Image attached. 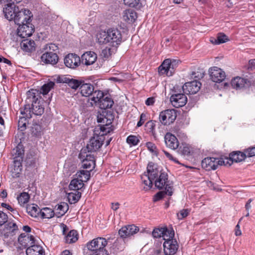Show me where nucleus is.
I'll use <instances>...</instances> for the list:
<instances>
[{
    "label": "nucleus",
    "mask_w": 255,
    "mask_h": 255,
    "mask_svg": "<svg viewBox=\"0 0 255 255\" xmlns=\"http://www.w3.org/2000/svg\"><path fill=\"white\" fill-rule=\"evenodd\" d=\"M97 38L100 44H109L113 46L120 44L122 39L121 32L115 28H110L107 31H99Z\"/></svg>",
    "instance_id": "nucleus-1"
},
{
    "label": "nucleus",
    "mask_w": 255,
    "mask_h": 255,
    "mask_svg": "<svg viewBox=\"0 0 255 255\" xmlns=\"http://www.w3.org/2000/svg\"><path fill=\"white\" fill-rule=\"evenodd\" d=\"M161 172H163L160 170L157 165L152 162L149 163L147 166V171L141 175V182L144 185V190H148L152 188L153 180Z\"/></svg>",
    "instance_id": "nucleus-2"
},
{
    "label": "nucleus",
    "mask_w": 255,
    "mask_h": 255,
    "mask_svg": "<svg viewBox=\"0 0 255 255\" xmlns=\"http://www.w3.org/2000/svg\"><path fill=\"white\" fill-rule=\"evenodd\" d=\"M26 103H31L32 113L37 116L43 114L44 108L41 103V100L38 91L31 89L26 93Z\"/></svg>",
    "instance_id": "nucleus-3"
},
{
    "label": "nucleus",
    "mask_w": 255,
    "mask_h": 255,
    "mask_svg": "<svg viewBox=\"0 0 255 255\" xmlns=\"http://www.w3.org/2000/svg\"><path fill=\"white\" fill-rule=\"evenodd\" d=\"M107 244L106 239L98 237L89 242L87 247L89 251L92 252L90 255H108L107 251L105 249Z\"/></svg>",
    "instance_id": "nucleus-4"
},
{
    "label": "nucleus",
    "mask_w": 255,
    "mask_h": 255,
    "mask_svg": "<svg viewBox=\"0 0 255 255\" xmlns=\"http://www.w3.org/2000/svg\"><path fill=\"white\" fill-rule=\"evenodd\" d=\"M155 186L159 190L164 189L168 196H171L173 192V183L168 180V175L165 172H161L159 175L153 180Z\"/></svg>",
    "instance_id": "nucleus-5"
},
{
    "label": "nucleus",
    "mask_w": 255,
    "mask_h": 255,
    "mask_svg": "<svg viewBox=\"0 0 255 255\" xmlns=\"http://www.w3.org/2000/svg\"><path fill=\"white\" fill-rule=\"evenodd\" d=\"M98 130H95L93 136L90 138L87 145L88 152H95L99 149L104 143L106 138L103 135L98 134Z\"/></svg>",
    "instance_id": "nucleus-6"
},
{
    "label": "nucleus",
    "mask_w": 255,
    "mask_h": 255,
    "mask_svg": "<svg viewBox=\"0 0 255 255\" xmlns=\"http://www.w3.org/2000/svg\"><path fill=\"white\" fill-rule=\"evenodd\" d=\"M25 238V240L27 241L29 240L31 241V246L28 247L26 250V253L27 255H43L44 252L41 246L37 245H35L34 238L32 236H23V234H21L18 238V241L22 242V239Z\"/></svg>",
    "instance_id": "nucleus-7"
},
{
    "label": "nucleus",
    "mask_w": 255,
    "mask_h": 255,
    "mask_svg": "<svg viewBox=\"0 0 255 255\" xmlns=\"http://www.w3.org/2000/svg\"><path fill=\"white\" fill-rule=\"evenodd\" d=\"M15 16L13 21L15 24L19 25L31 22L33 15L28 9L22 8L18 9Z\"/></svg>",
    "instance_id": "nucleus-8"
},
{
    "label": "nucleus",
    "mask_w": 255,
    "mask_h": 255,
    "mask_svg": "<svg viewBox=\"0 0 255 255\" xmlns=\"http://www.w3.org/2000/svg\"><path fill=\"white\" fill-rule=\"evenodd\" d=\"M176 112L173 109H168L160 112L159 119L164 125H169L173 123L176 118Z\"/></svg>",
    "instance_id": "nucleus-9"
},
{
    "label": "nucleus",
    "mask_w": 255,
    "mask_h": 255,
    "mask_svg": "<svg viewBox=\"0 0 255 255\" xmlns=\"http://www.w3.org/2000/svg\"><path fill=\"white\" fill-rule=\"evenodd\" d=\"M79 157L82 161V167L85 169H89L90 171L95 167V158L91 153H87L81 151Z\"/></svg>",
    "instance_id": "nucleus-10"
},
{
    "label": "nucleus",
    "mask_w": 255,
    "mask_h": 255,
    "mask_svg": "<svg viewBox=\"0 0 255 255\" xmlns=\"http://www.w3.org/2000/svg\"><path fill=\"white\" fill-rule=\"evenodd\" d=\"M34 30V25L31 22L19 24L17 30V34L21 38H26L30 36Z\"/></svg>",
    "instance_id": "nucleus-11"
},
{
    "label": "nucleus",
    "mask_w": 255,
    "mask_h": 255,
    "mask_svg": "<svg viewBox=\"0 0 255 255\" xmlns=\"http://www.w3.org/2000/svg\"><path fill=\"white\" fill-rule=\"evenodd\" d=\"M209 73L211 80L214 82L221 83L225 79V72L217 67L210 68L209 70Z\"/></svg>",
    "instance_id": "nucleus-12"
},
{
    "label": "nucleus",
    "mask_w": 255,
    "mask_h": 255,
    "mask_svg": "<svg viewBox=\"0 0 255 255\" xmlns=\"http://www.w3.org/2000/svg\"><path fill=\"white\" fill-rule=\"evenodd\" d=\"M170 101L173 107L178 108L186 105L187 98L184 94L175 92L170 97Z\"/></svg>",
    "instance_id": "nucleus-13"
},
{
    "label": "nucleus",
    "mask_w": 255,
    "mask_h": 255,
    "mask_svg": "<svg viewBox=\"0 0 255 255\" xmlns=\"http://www.w3.org/2000/svg\"><path fill=\"white\" fill-rule=\"evenodd\" d=\"M201 84L197 80L186 83L182 86V91L186 94H194L198 92L201 87Z\"/></svg>",
    "instance_id": "nucleus-14"
},
{
    "label": "nucleus",
    "mask_w": 255,
    "mask_h": 255,
    "mask_svg": "<svg viewBox=\"0 0 255 255\" xmlns=\"http://www.w3.org/2000/svg\"><path fill=\"white\" fill-rule=\"evenodd\" d=\"M165 241L163 244L164 252L165 255H171L175 254L178 249V245L175 239L169 240Z\"/></svg>",
    "instance_id": "nucleus-15"
},
{
    "label": "nucleus",
    "mask_w": 255,
    "mask_h": 255,
    "mask_svg": "<svg viewBox=\"0 0 255 255\" xmlns=\"http://www.w3.org/2000/svg\"><path fill=\"white\" fill-rule=\"evenodd\" d=\"M81 59L76 54L70 53L66 55L64 58V64L68 68L75 69L79 66Z\"/></svg>",
    "instance_id": "nucleus-16"
},
{
    "label": "nucleus",
    "mask_w": 255,
    "mask_h": 255,
    "mask_svg": "<svg viewBox=\"0 0 255 255\" xmlns=\"http://www.w3.org/2000/svg\"><path fill=\"white\" fill-rule=\"evenodd\" d=\"M139 231L137 227L134 225L123 227L119 231V234L122 238H126L133 236Z\"/></svg>",
    "instance_id": "nucleus-17"
},
{
    "label": "nucleus",
    "mask_w": 255,
    "mask_h": 255,
    "mask_svg": "<svg viewBox=\"0 0 255 255\" xmlns=\"http://www.w3.org/2000/svg\"><path fill=\"white\" fill-rule=\"evenodd\" d=\"M19 7L14 4H7L3 9L5 17L9 20H14Z\"/></svg>",
    "instance_id": "nucleus-18"
},
{
    "label": "nucleus",
    "mask_w": 255,
    "mask_h": 255,
    "mask_svg": "<svg viewBox=\"0 0 255 255\" xmlns=\"http://www.w3.org/2000/svg\"><path fill=\"white\" fill-rule=\"evenodd\" d=\"M18 227L13 221H8L5 224L3 231V234L5 238H8L16 234L18 231Z\"/></svg>",
    "instance_id": "nucleus-19"
},
{
    "label": "nucleus",
    "mask_w": 255,
    "mask_h": 255,
    "mask_svg": "<svg viewBox=\"0 0 255 255\" xmlns=\"http://www.w3.org/2000/svg\"><path fill=\"white\" fill-rule=\"evenodd\" d=\"M201 165L202 168L206 170L210 171L217 169L219 163L217 162V158L207 157L202 160Z\"/></svg>",
    "instance_id": "nucleus-20"
},
{
    "label": "nucleus",
    "mask_w": 255,
    "mask_h": 255,
    "mask_svg": "<svg viewBox=\"0 0 255 255\" xmlns=\"http://www.w3.org/2000/svg\"><path fill=\"white\" fill-rule=\"evenodd\" d=\"M173 69L171 60L167 59L159 67L158 72L160 74H166L168 76H170L172 75Z\"/></svg>",
    "instance_id": "nucleus-21"
},
{
    "label": "nucleus",
    "mask_w": 255,
    "mask_h": 255,
    "mask_svg": "<svg viewBox=\"0 0 255 255\" xmlns=\"http://www.w3.org/2000/svg\"><path fill=\"white\" fill-rule=\"evenodd\" d=\"M41 60L46 64L54 65L58 62V57L56 53L47 51L41 55Z\"/></svg>",
    "instance_id": "nucleus-22"
},
{
    "label": "nucleus",
    "mask_w": 255,
    "mask_h": 255,
    "mask_svg": "<svg viewBox=\"0 0 255 255\" xmlns=\"http://www.w3.org/2000/svg\"><path fill=\"white\" fill-rule=\"evenodd\" d=\"M81 62L85 65H90L94 64L97 59V54L93 51H87L81 56Z\"/></svg>",
    "instance_id": "nucleus-23"
},
{
    "label": "nucleus",
    "mask_w": 255,
    "mask_h": 255,
    "mask_svg": "<svg viewBox=\"0 0 255 255\" xmlns=\"http://www.w3.org/2000/svg\"><path fill=\"white\" fill-rule=\"evenodd\" d=\"M165 142L167 147L176 149L179 146V142L176 136L170 133H167L164 136Z\"/></svg>",
    "instance_id": "nucleus-24"
},
{
    "label": "nucleus",
    "mask_w": 255,
    "mask_h": 255,
    "mask_svg": "<svg viewBox=\"0 0 255 255\" xmlns=\"http://www.w3.org/2000/svg\"><path fill=\"white\" fill-rule=\"evenodd\" d=\"M123 18L129 23H132L137 18L136 12L132 9H127L123 12Z\"/></svg>",
    "instance_id": "nucleus-25"
},
{
    "label": "nucleus",
    "mask_w": 255,
    "mask_h": 255,
    "mask_svg": "<svg viewBox=\"0 0 255 255\" xmlns=\"http://www.w3.org/2000/svg\"><path fill=\"white\" fill-rule=\"evenodd\" d=\"M21 49L26 52H31L35 50V43L33 40L26 38L20 42Z\"/></svg>",
    "instance_id": "nucleus-26"
},
{
    "label": "nucleus",
    "mask_w": 255,
    "mask_h": 255,
    "mask_svg": "<svg viewBox=\"0 0 255 255\" xmlns=\"http://www.w3.org/2000/svg\"><path fill=\"white\" fill-rule=\"evenodd\" d=\"M106 121V125L100 126V131L98 133V134L103 135L105 137L107 136V133L110 132L111 131L113 130V128L110 124L112 123L111 120H108L106 118L102 119L103 123H105V121Z\"/></svg>",
    "instance_id": "nucleus-27"
},
{
    "label": "nucleus",
    "mask_w": 255,
    "mask_h": 255,
    "mask_svg": "<svg viewBox=\"0 0 255 255\" xmlns=\"http://www.w3.org/2000/svg\"><path fill=\"white\" fill-rule=\"evenodd\" d=\"M80 90L83 96L89 97L91 96L94 92V86L90 83H81Z\"/></svg>",
    "instance_id": "nucleus-28"
},
{
    "label": "nucleus",
    "mask_w": 255,
    "mask_h": 255,
    "mask_svg": "<svg viewBox=\"0 0 255 255\" xmlns=\"http://www.w3.org/2000/svg\"><path fill=\"white\" fill-rule=\"evenodd\" d=\"M39 207L35 204H29L26 207L27 213L32 217L36 218L39 216Z\"/></svg>",
    "instance_id": "nucleus-29"
},
{
    "label": "nucleus",
    "mask_w": 255,
    "mask_h": 255,
    "mask_svg": "<svg viewBox=\"0 0 255 255\" xmlns=\"http://www.w3.org/2000/svg\"><path fill=\"white\" fill-rule=\"evenodd\" d=\"M247 83V80L244 78L237 77L231 81L232 86L235 89H241L244 87Z\"/></svg>",
    "instance_id": "nucleus-30"
},
{
    "label": "nucleus",
    "mask_w": 255,
    "mask_h": 255,
    "mask_svg": "<svg viewBox=\"0 0 255 255\" xmlns=\"http://www.w3.org/2000/svg\"><path fill=\"white\" fill-rule=\"evenodd\" d=\"M73 191V192L68 194L67 198L70 204L77 202L81 196V193L79 191Z\"/></svg>",
    "instance_id": "nucleus-31"
},
{
    "label": "nucleus",
    "mask_w": 255,
    "mask_h": 255,
    "mask_svg": "<svg viewBox=\"0 0 255 255\" xmlns=\"http://www.w3.org/2000/svg\"><path fill=\"white\" fill-rule=\"evenodd\" d=\"M77 178L82 182H87L90 177V171L80 170L76 174Z\"/></svg>",
    "instance_id": "nucleus-32"
},
{
    "label": "nucleus",
    "mask_w": 255,
    "mask_h": 255,
    "mask_svg": "<svg viewBox=\"0 0 255 255\" xmlns=\"http://www.w3.org/2000/svg\"><path fill=\"white\" fill-rule=\"evenodd\" d=\"M114 104L113 101L108 97L103 98L101 102L99 103V107L101 109H107L111 108Z\"/></svg>",
    "instance_id": "nucleus-33"
},
{
    "label": "nucleus",
    "mask_w": 255,
    "mask_h": 255,
    "mask_svg": "<svg viewBox=\"0 0 255 255\" xmlns=\"http://www.w3.org/2000/svg\"><path fill=\"white\" fill-rule=\"evenodd\" d=\"M30 104L26 103V104L24 105V108L20 110V114L28 119H30L32 117V115L33 114L32 113V106L31 105H30Z\"/></svg>",
    "instance_id": "nucleus-34"
},
{
    "label": "nucleus",
    "mask_w": 255,
    "mask_h": 255,
    "mask_svg": "<svg viewBox=\"0 0 255 255\" xmlns=\"http://www.w3.org/2000/svg\"><path fill=\"white\" fill-rule=\"evenodd\" d=\"M84 183L76 178L71 180L69 188L72 190L79 191V190L82 189Z\"/></svg>",
    "instance_id": "nucleus-35"
},
{
    "label": "nucleus",
    "mask_w": 255,
    "mask_h": 255,
    "mask_svg": "<svg viewBox=\"0 0 255 255\" xmlns=\"http://www.w3.org/2000/svg\"><path fill=\"white\" fill-rule=\"evenodd\" d=\"M231 158L233 162H239L244 160L246 157L244 152L241 151H235L230 154Z\"/></svg>",
    "instance_id": "nucleus-36"
},
{
    "label": "nucleus",
    "mask_w": 255,
    "mask_h": 255,
    "mask_svg": "<svg viewBox=\"0 0 255 255\" xmlns=\"http://www.w3.org/2000/svg\"><path fill=\"white\" fill-rule=\"evenodd\" d=\"M24 153V150L22 145L18 144L15 148H14L11 152V154L13 156V158H22V156Z\"/></svg>",
    "instance_id": "nucleus-37"
},
{
    "label": "nucleus",
    "mask_w": 255,
    "mask_h": 255,
    "mask_svg": "<svg viewBox=\"0 0 255 255\" xmlns=\"http://www.w3.org/2000/svg\"><path fill=\"white\" fill-rule=\"evenodd\" d=\"M54 215L53 210L49 208H44L40 211L39 216L42 218L50 219Z\"/></svg>",
    "instance_id": "nucleus-38"
},
{
    "label": "nucleus",
    "mask_w": 255,
    "mask_h": 255,
    "mask_svg": "<svg viewBox=\"0 0 255 255\" xmlns=\"http://www.w3.org/2000/svg\"><path fill=\"white\" fill-rule=\"evenodd\" d=\"M91 96V99L95 104H99L104 97V93L101 91H94Z\"/></svg>",
    "instance_id": "nucleus-39"
},
{
    "label": "nucleus",
    "mask_w": 255,
    "mask_h": 255,
    "mask_svg": "<svg viewBox=\"0 0 255 255\" xmlns=\"http://www.w3.org/2000/svg\"><path fill=\"white\" fill-rule=\"evenodd\" d=\"M55 210L58 211V214L60 216L64 215L69 209V206L65 202H62L55 206Z\"/></svg>",
    "instance_id": "nucleus-40"
},
{
    "label": "nucleus",
    "mask_w": 255,
    "mask_h": 255,
    "mask_svg": "<svg viewBox=\"0 0 255 255\" xmlns=\"http://www.w3.org/2000/svg\"><path fill=\"white\" fill-rule=\"evenodd\" d=\"M22 158H15L14 159L13 163L14 164V170L15 174L12 175L13 177H18L20 171H21V160Z\"/></svg>",
    "instance_id": "nucleus-41"
},
{
    "label": "nucleus",
    "mask_w": 255,
    "mask_h": 255,
    "mask_svg": "<svg viewBox=\"0 0 255 255\" xmlns=\"http://www.w3.org/2000/svg\"><path fill=\"white\" fill-rule=\"evenodd\" d=\"M77 236V231H71L66 237V242L69 243H75L78 240Z\"/></svg>",
    "instance_id": "nucleus-42"
},
{
    "label": "nucleus",
    "mask_w": 255,
    "mask_h": 255,
    "mask_svg": "<svg viewBox=\"0 0 255 255\" xmlns=\"http://www.w3.org/2000/svg\"><path fill=\"white\" fill-rule=\"evenodd\" d=\"M165 232H166V227L155 228L152 232V236L156 238L165 237Z\"/></svg>",
    "instance_id": "nucleus-43"
},
{
    "label": "nucleus",
    "mask_w": 255,
    "mask_h": 255,
    "mask_svg": "<svg viewBox=\"0 0 255 255\" xmlns=\"http://www.w3.org/2000/svg\"><path fill=\"white\" fill-rule=\"evenodd\" d=\"M156 121H150L148 122L146 124V127L147 129L148 132L151 133V134L154 137H156V133L155 131V127L156 126Z\"/></svg>",
    "instance_id": "nucleus-44"
},
{
    "label": "nucleus",
    "mask_w": 255,
    "mask_h": 255,
    "mask_svg": "<svg viewBox=\"0 0 255 255\" xmlns=\"http://www.w3.org/2000/svg\"><path fill=\"white\" fill-rule=\"evenodd\" d=\"M217 162L219 163V165H224L230 166L233 164V161L229 155V157L217 158Z\"/></svg>",
    "instance_id": "nucleus-45"
},
{
    "label": "nucleus",
    "mask_w": 255,
    "mask_h": 255,
    "mask_svg": "<svg viewBox=\"0 0 255 255\" xmlns=\"http://www.w3.org/2000/svg\"><path fill=\"white\" fill-rule=\"evenodd\" d=\"M29 199V194L26 192H23L17 197V200L20 205H24L28 202Z\"/></svg>",
    "instance_id": "nucleus-46"
},
{
    "label": "nucleus",
    "mask_w": 255,
    "mask_h": 255,
    "mask_svg": "<svg viewBox=\"0 0 255 255\" xmlns=\"http://www.w3.org/2000/svg\"><path fill=\"white\" fill-rule=\"evenodd\" d=\"M31 131L33 135L38 136L41 135V127L39 124H33L31 127Z\"/></svg>",
    "instance_id": "nucleus-47"
},
{
    "label": "nucleus",
    "mask_w": 255,
    "mask_h": 255,
    "mask_svg": "<svg viewBox=\"0 0 255 255\" xmlns=\"http://www.w3.org/2000/svg\"><path fill=\"white\" fill-rule=\"evenodd\" d=\"M26 119L27 118L23 116L19 118L18 122V129L21 131H23L26 128V125L27 124Z\"/></svg>",
    "instance_id": "nucleus-48"
},
{
    "label": "nucleus",
    "mask_w": 255,
    "mask_h": 255,
    "mask_svg": "<svg viewBox=\"0 0 255 255\" xmlns=\"http://www.w3.org/2000/svg\"><path fill=\"white\" fill-rule=\"evenodd\" d=\"M67 82L69 86L72 89H76L80 87L82 82L75 79H68Z\"/></svg>",
    "instance_id": "nucleus-49"
},
{
    "label": "nucleus",
    "mask_w": 255,
    "mask_h": 255,
    "mask_svg": "<svg viewBox=\"0 0 255 255\" xmlns=\"http://www.w3.org/2000/svg\"><path fill=\"white\" fill-rule=\"evenodd\" d=\"M54 85L55 84L53 82H50L46 84H44L41 88L42 93L43 95L47 94L54 87Z\"/></svg>",
    "instance_id": "nucleus-50"
},
{
    "label": "nucleus",
    "mask_w": 255,
    "mask_h": 255,
    "mask_svg": "<svg viewBox=\"0 0 255 255\" xmlns=\"http://www.w3.org/2000/svg\"><path fill=\"white\" fill-rule=\"evenodd\" d=\"M217 40L218 44L225 43L229 41V39L228 36L224 33H219L218 34L217 36Z\"/></svg>",
    "instance_id": "nucleus-51"
},
{
    "label": "nucleus",
    "mask_w": 255,
    "mask_h": 255,
    "mask_svg": "<svg viewBox=\"0 0 255 255\" xmlns=\"http://www.w3.org/2000/svg\"><path fill=\"white\" fill-rule=\"evenodd\" d=\"M165 237H162L165 241H167L168 238L169 240L173 239L174 236V232L172 229H168L166 227V232H165Z\"/></svg>",
    "instance_id": "nucleus-52"
},
{
    "label": "nucleus",
    "mask_w": 255,
    "mask_h": 255,
    "mask_svg": "<svg viewBox=\"0 0 255 255\" xmlns=\"http://www.w3.org/2000/svg\"><path fill=\"white\" fill-rule=\"evenodd\" d=\"M112 52L113 51L111 48L106 47L102 50L101 55L103 58L107 59L111 56Z\"/></svg>",
    "instance_id": "nucleus-53"
},
{
    "label": "nucleus",
    "mask_w": 255,
    "mask_h": 255,
    "mask_svg": "<svg viewBox=\"0 0 255 255\" xmlns=\"http://www.w3.org/2000/svg\"><path fill=\"white\" fill-rule=\"evenodd\" d=\"M146 147L154 155H157V149L155 145L151 142L146 143Z\"/></svg>",
    "instance_id": "nucleus-54"
},
{
    "label": "nucleus",
    "mask_w": 255,
    "mask_h": 255,
    "mask_svg": "<svg viewBox=\"0 0 255 255\" xmlns=\"http://www.w3.org/2000/svg\"><path fill=\"white\" fill-rule=\"evenodd\" d=\"M245 157H252L255 155V147H249L244 151Z\"/></svg>",
    "instance_id": "nucleus-55"
},
{
    "label": "nucleus",
    "mask_w": 255,
    "mask_h": 255,
    "mask_svg": "<svg viewBox=\"0 0 255 255\" xmlns=\"http://www.w3.org/2000/svg\"><path fill=\"white\" fill-rule=\"evenodd\" d=\"M127 141L129 144L135 145L138 143L139 140L137 137L134 135H129L128 137Z\"/></svg>",
    "instance_id": "nucleus-56"
},
{
    "label": "nucleus",
    "mask_w": 255,
    "mask_h": 255,
    "mask_svg": "<svg viewBox=\"0 0 255 255\" xmlns=\"http://www.w3.org/2000/svg\"><path fill=\"white\" fill-rule=\"evenodd\" d=\"M125 4L130 6L135 7L138 5L139 0H123Z\"/></svg>",
    "instance_id": "nucleus-57"
},
{
    "label": "nucleus",
    "mask_w": 255,
    "mask_h": 255,
    "mask_svg": "<svg viewBox=\"0 0 255 255\" xmlns=\"http://www.w3.org/2000/svg\"><path fill=\"white\" fill-rule=\"evenodd\" d=\"M165 194L167 195V194L166 193V190L164 191H163L158 192L157 193H156L154 195V198H153V201L156 202V201H159V200L162 199Z\"/></svg>",
    "instance_id": "nucleus-58"
},
{
    "label": "nucleus",
    "mask_w": 255,
    "mask_h": 255,
    "mask_svg": "<svg viewBox=\"0 0 255 255\" xmlns=\"http://www.w3.org/2000/svg\"><path fill=\"white\" fill-rule=\"evenodd\" d=\"M7 221V215L4 212L0 211V226L6 223Z\"/></svg>",
    "instance_id": "nucleus-59"
},
{
    "label": "nucleus",
    "mask_w": 255,
    "mask_h": 255,
    "mask_svg": "<svg viewBox=\"0 0 255 255\" xmlns=\"http://www.w3.org/2000/svg\"><path fill=\"white\" fill-rule=\"evenodd\" d=\"M189 210L188 209H183L177 214L178 218L181 220L188 215Z\"/></svg>",
    "instance_id": "nucleus-60"
},
{
    "label": "nucleus",
    "mask_w": 255,
    "mask_h": 255,
    "mask_svg": "<svg viewBox=\"0 0 255 255\" xmlns=\"http://www.w3.org/2000/svg\"><path fill=\"white\" fill-rule=\"evenodd\" d=\"M146 117V116L145 114L143 113L141 114L140 117V120L138 121L137 124V126L138 127L141 126L143 124L145 121Z\"/></svg>",
    "instance_id": "nucleus-61"
},
{
    "label": "nucleus",
    "mask_w": 255,
    "mask_h": 255,
    "mask_svg": "<svg viewBox=\"0 0 255 255\" xmlns=\"http://www.w3.org/2000/svg\"><path fill=\"white\" fill-rule=\"evenodd\" d=\"M164 154L166 155V156L170 160H173L175 163L179 164V162L176 159V158H174L171 154H170L169 153H168L167 151H164Z\"/></svg>",
    "instance_id": "nucleus-62"
},
{
    "label": "nucleus",
    "mask_w": 255,
    "mask_h": 255,
    "mask_svg": "<svg viewBox=\"0 0 255 255\" xmlns=\"http://www.w3.org/2000/svg\"><path fill=\"white\" fill-rule=\"evenodd\" d=\"M155 102V99L153 97H150L146 99L145 101V104L147 106H151L153 105Z\"/></svg>",
    "instance_id": "nucleus-63"
},
{
    "label": "nucleus",
    "mask_w": 255,
    "mask_h": 255,
    "mask_svg": "<svg viewBox=\"0 0 255 255\" xmlns=\"http://www.w3.org/2000/svg\"><path fill=\"white\" fill-rule=\"evenodd\" d=\"M255 68V59L250 60L249 62L248 69L253 70Z\"/></svg>",
    "instance_id": "nucleus-64"
}]
</instances>
